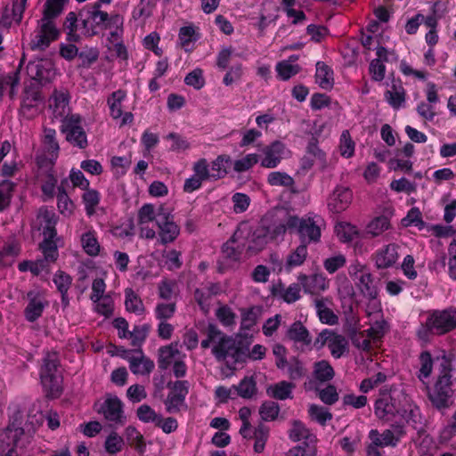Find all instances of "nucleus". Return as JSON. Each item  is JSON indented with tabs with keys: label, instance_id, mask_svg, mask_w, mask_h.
Here are the masks:
<instances>
[{
	"label": "nucleus",
	"instance_id": "f257e3e1",
	"mask_svg": "<svg viewBox=\"0 0 456 456\" xmlns=\"http://www.w3.org/2000/svg\"><path fill=\"white\" fill-rule=\"evenodd\" d=\"M436 379L433 389L428 388V397L432 405L437 410L448 409L453 403L456 392V366L455 355L452 353L442 352L436 357Z\"/></svg>",
	"mask_w": 456,
	"mask_h": 456
},
{
	"label": "nucleus",
	"instance_id": "f03ea898",
	"mask_svg": "<svg viewBox=\"0 0 456 456\" xmlns=\"http://www.w3.org/2000/svg\"><path fill=\"white\" fill-rule=\"evenodd\" d=\"M79 21L82 33L86 37H92L102 30H110V35L119 39L124 32V18L117 12L108 13L102 10L99 3L85 6L79 12Z\"/></svg>",
	"mask_w": 456,
	"mask_h": 456
},
{
	"label": "nucleus",
	"instance_id": "7ed1b4c3",
	"mask_svg": "<svg viewBox=\"0 0 456 456\" xmlns=\"http://www.w3.org/2000/svg\"><path fill=\"white\" fill-rule=\"evenodd\" d=\"M454 330H456V308L436 309L428 313L426 322L419 330L418 336L426 340L430 336H443Z\"/></svg>",
	"mask_w": 456,
	"mask_h": 456
},
{
	"label": "nucleus",
	"instance_id": "20e7f679",
	"mask_svg": "<svg viewBox=\"0 0 456 456\" xmlns=\"http://www.w3.org/2000/svg\"><path fill=\"white\" fill-rule=\"evenodd\" d=\"M296 224L297 216L291 215L284 208L276 209L269 213L263 221V224L265 225L271 240L282 237L288 230H294Z\"/></svg>",
	"mask_w": 456,
	"mask_h": 456
},
{
	"label": "nucleus",
	"instance_id": "39448f33",
	"mask_svg": "<svg viewBox=\"0 0 456 456\" xmlns=\"http://www.w3.org/2000/svg\"><path fill=\"white\" fill-rule=\"evenodd\" d=\"M60 35L61 31L55 21L39 19L34 32L30 36L29 48L32 51H45L59 38Z\"/></svg>",
	"mask_w": 456,
	"mask_h": 456
},
{
	"label": "nucleus",
	"instance_id": "423d86ee",
	"mask_svg": "<svg viewBox=\"0 0 456 456\" xmlns=\"http://www.w3.org/2000/svg\"><path fill=\"white\" fill-rule=\"evenodd\" d=\"M410 428L416 431L419 438L426 434L419 407L410 402L408 396L401 392V437L409 432Z\"/></svg>",
	"mask_w": 456,
	"mask_h": 456
},
{
	"label": "nucleus",
	"instance_id": "0eeeda50",
	"mask_svg": "<svg viewBox=\"0 0 456 456\" xmlns=\"http://www.w3.org/2000/svg\"><path fill=\"white\" fill-rule=\"evenodd\" d=\"M178 343H172L159 348V367L166 370L172 365V370L175 378H183L187 372V366L181 357V353L177 348Z\"/></svg>",
	"mask_w": 456,
	"mask_h": 456
},
{
	"label": "nucleus",
	"instance_id": "6e6552de",
	"mask_svg": "<svg viewBox=\"0 0 456 456\" xmlns=\"http://www.w3.org/2000/svg\"><path fill=\"white\" fill-rule=\"evenodd\" d=\"M327 346L330 354L335 359H339L349 352V343L346 338L333 330L325 329L319 333L314 341V346L317 349Z\"/></svg>",
	"mask_w": 456,
	"mask_h": 456
},
{
	"label": "nucleus",
	"instance_id": "1a4fd4ad",
	"mask_svg": "<svg viewBox=\"0 0 456 456\" xmlns=\"http://www.w3.org/2000/svg\"><path fill=\"white\" fill-rule=\"evenodd\" d=\"M322 218L319 216L298 218L294 229L301 240V244L317 243L321 240Z\"/></svg>",
	"mask_w": 456,
	"mask_h": 456
},
{
	"label": "nucleus",
	"instance_id": "9d476101",
	"mask_svg": "<svg viewBox=\"0 0 456 456\" xmlns=\"http://www.w3.org/2000/svg\"><path fill=\"white\" fill-rule=\"evenodd\" d=\"M81 123V117L78 114H73L61 124V132L65 134L66 140L70 144L79 149H85L88 145V142Z\"/></svg>",
	"mask_w": 456,
	"mask_h": 456
},
{
	"label": "nucleus",
	"instance_id": "9b49d317",
	"mask_svg": "<svg viewBox=\"0 0 456 456\" xmlns=\"http://www.w3.org/2000/svg\"><path fill=\"white\" fill-rule=\"evenodd\" d=\"M249 234L250 226L247 223L240 224L232 238L223 245L224 256L232 261L239 260L242 251L246 248L244 240Z\"/></svg>",
	"mask_w": 456,
	"mask_h": 456
},
{
	"label": "nucleus",
	"instance_id": "f8f14e48",
	"mask_svg": "<svg viewBox=\"0 0 456 456\" xmlns=\"http://www.w3.org/2000/svg\"><path fill=\"white\" fill-rule=\"evenodd\" d=\"M157 226L159 228V241L162 245L174 242L180 234V227L175 222L174 216L164 207L159 208Z\"/></svg>",
	"mask_w": 456,
	"mask_h": 456
},
{
	"label": "nucleus",
	"instance_id": "ddd939ff",
	"mask_svg": "<svg viewBox=\"0 0 456 456\" xmlns=\"http://www.w3.org/2000/svg\"><path fill=\"white\" fill-rule=\"evenodd\" d=\"M212 354L217 361H239L240 348L236 340L220 330V335L212 347Z\"/></svg>",
	"mask_w": 456,
	"mask_h": 456
},
{
	"label": "nucleus",
	"instance_id": "4468645a",
	"mask_svg": "<svg viewBox=\"0 0 456 456\" xmlns=\"http://www.w3.org/2000/svg\"><path fill=\"white\" fill-rule=\"evenodd\" d=\"M189 387L190 385L187 380H177L168 383L167 387L170 389V392L165 401L167 412L176 413L182 408L186 407L185 397L189 393Z\"/></svg>",
	"mask_w": 456,
	"mask_h": 456
},
{
	"label": "nucleus",
	"instance_id": "2eb2a0df",
	"mask_svg": "<svg viewBox=\"0 0 456 456\" xmlns=\"http://www.w3.org/2000/svg\"><path fill=\"white\" fill-rule=\"evenodd\" d=\"M28 305L24 309L25 319L29 322L37 321L42 315L45 309L49 305L45 293L33 289L27 293Z\"/></svg>",
	"mask_w": 456,
	"mask_h": 456
},
{
	"label": "nucleus",
	"instance_id": "dca6fc26",
	"mask_svg": "<svg viewBox=\"0 0 456 456\" xmlns=\"http://www.w3.org/2000/svg\"><path fill=\"white\" fill-rule=\"evenodd\" d=\"M69 94L66 90H54L49 97V109L52 110L53 118L64 123L70 118Z\"/></svg>",
	"mask_w": 456,
	"mask_h": 456
},
{
	"label": "nucleus",
	"instance_id": "f3484780",
	"mask_svg": "<svg viewBox=\"0 0 456 456\" xmlns=\"http://www.w3.org/2000/svg\"><path fill=\"white\" fill-rule=\"evenodd\" d=\"M123 357L128 362L130 370L135 375H149L154 369V362L146 357L142 349L133 352L123 350Z\"/></svg>",
	"mask_w": 456,
	"mask_h": 456
},
{
	"label": "nucleus",
	"instance_id": "a211bd4d",
	"mask_svg": "<svg viewBox=\"0 0 456 456\" xmlns=\"http://www.w3.org/2000/svg\"><path fill=\"white\" fill-rule=\"evenodd\" d=\"M374 412L379 419L392 421L399 412L398 400L390 394H382L375 403Z\"/></svg>",
	"mask_w": 456,
	"mask_h": 456
},
{
	"label": "nucleus",
	"instance_id": "6ab92c4d",
	"mask_svg": "<svg viewBox=\"0 0 456 456\" xmlns=\"http://www.w3.org/2000/svg\"><path fill=\"white\" fill-rule=\"evenodd\" d=\"M27 73L33 80L41 85L50 83L56 74L52 63L43 60L29 61L27 65Z\"/></svg>",
	"mask_w": 456,
	"mask_h": 456
},
{
	"label": "nucleus",
	"instance_id": "aec40b11",
	"mask_svg": "<svg viewBox=\"0 0 456 456\" xmlns=\"http://www.w3.org/2000/svg\"><path fill=\"white\" fill-rule=\"evenodd\" d=\"M97 411L103 414L104 418L109 421L115 423L122 422L123 404L117 396L108 395L97 409Z\"/></svg>",
	"mask_w": 456,
	"mask_h": 456
},
{
	"label": "nucleus",
	"instance_id": "412c9836",
	"mask_svg": "<svg viewBox=\"0 0 456 456\" xmlns=\"http://www.w3.org/2000/svg\"><path fill=\"white\" fill-rule=\"evenodd\" d=\"M353 200L352 191L344 186H338L330 195L328 207L333 213H341L346 210Z\"/></svg>",
	"mask_w": 456,
	"mask_h": 456
},
{
	"label": "nucleus",
	"instance_id": "4be33fe9",
	"mask_svg": "<svg viewBox=\"0 0 456 456\" xmlns=\"http://www.w3.org/2000/svg\"><path fill=\"white\" fill-rule=\"evenodd\" d=\"M297 281L303 287L304 291L309 294H319L327 289L329 286L326 277L321 273H314L312 275L301 273L298 275Z\"/></svg>",
	"mask_w": 456,
	"mask_h": 456
},
{
	"label": "nucleus",
	"instance_id": "5701e85b",
	"mask_svg": "<svg viewBox=\"0 0 456 456\" xmlns=\"http://www.w3.org/2000/svg\"><path fill=\"white\" fill-rule=\"evenodd\" d=\"M285 151V145L280 141H274L264 148V158L261 160V166L265 168L276 167L282 159Z\"/></svg>",
	"mask_w": 456,
	"mask_h": 456
},
{
	"label": "nucleus",
	"instance_id": "b1692460",
	"mask_svg": "<svg viewBox=\"0 0 456 456\" xmlns=\"http://www.w3.org/2000/svg\"><path fill=\"white\" fill-rule=\"evenodd\" d=\"M269 240L271 239L268 235V231L265 229V225L262 224L255 231H252L250 228V234L244 241L248 251L257 253L266 246Z\"/></svg>",
	"mask_w": 456,
	"mask_h": 456
},
{
	"label": "nucleus",
	"instance_id": "393cba45",
	"mask_svg": "<svg viewBox=\"0 0 456 456\" xmlns=\"http://www.w3.org/2000/svg\"><path fill=\"white\" fill-rule=\"evenodd\" d=\"M292 427L289 431V437L293 442L304 440L306 445L313 444L317 441L316 436L300 420L294 419Z\"/></svg>",
	"mask_w": 456,
	"mask_h": 456
},
{
	"label": "nucleus",
	"instance_id": "a878e982",
	"mask_svg": "<svg viewBox=\"0 0 456 456\" xmlns=\"http://www.w3.org/2000/svg\"><path fill=\"white\" fill-rule=\"evenodd\" d=\"M41 384L47 396L59 397L62 392V376L61 372L41 375Z\"/></svg>",
	"mask_w": 456,
	"mask_h": 456
},
{
	"label": "nucleus",
	"instance_id": "bb28decb",
	"mask_svg": "<svg viewBox=\"0 0 456 456\" xmlns=\"http://www.w3.org/2000/svg\"><path fill=\"white\" fill-rule=\"evenodd\" d=\"M53 281L61 294V305L65 309L69 305V297L68 292L72 284V277L63 271H57L53 275Z\"/></svg>",
	"mask_w": 456,
	"mask_h": 456
},
{
	"label": "nucleus",
	"instance_id": "cd10ccee",
	"mask_svg": "<svg viewBox=\"0 0 456 456\" xmlns=\"http://www.w3.org/2000/svg\"><path fill=\"white\" fill-rule=\"evenodd\" d=\"M59 155L48 154L42 152L37 155V178H40L49 175H54L53 167Z\"/></svg>",
	"mask_w": 456,
	"mask_h": 456
},
{
	"label": "nucleus",
	"instance_id": "c85d7f7f",
	"mask_svg": "<svg viewBox=\"0 0 456 456\" xmlns=\"http://www.w3.org/2000/svg\"><path fill=\"white\" fill-rule=\"evenodd\" d=\"M232 165V158L226 154L218 155L209 165L212 181L224 178Z\"/></svg>",
	"mask_w": 456,
	"mask_h": 456
},
{
	"label": "nucleus",
	"instance_id": "c756f323",
	"mask_svg": "<svg viewBox=\"0 0 456 456\" xmlns=\"http://www.w3.org/2000/svg\"><path fill=\"white\" fill-rule=\"evenodd\" d=\"M398 258V246L389 244L376 255V265L378 268H387L396 263Z\"/></svg>",
	"mask_w": 456,
	"mask_h": 456
},
{
	"label": "nucleus",
	"instance_id": "7c9ffc66",
	"mask_svg": "<svg viewBox=\"0 0 456 456\" xmlns=\"http://www.w3.org/2000/svg\"><path fill=\"white\" fill-rule=\"evenodd\" d=\"M295 385L288 381H280L278 383L270 385L267 389V395L276 400H286L292 398V391Z\"/></svg>",
	"mask_w": 456,
	"mask_h": 456
},
{
	"label": "nucleus",
	"instance_id": "2f4dec72",
	"mask_svg": "<svg viewBox=\"0 0 456 456\" xmlns=\"http://www.w3.org/2000/svg\"><path fill=\"white\" fill-rule=\"evenodd\" d=\"M78 20L79 13L77 14L74 12H69L65 17L63 30L67 35V40L69 42L77 43L81 39L80 35L77 33Z\"/></svg>",
	"mask_w": 456,
	"mask_h": 456
},
{
	"label": "nucleus",
	"instance_id": "473e14b6",
	"mask_svg": "<svg viewBox=\"0 0 456 456\" xmlns=\"http://www.w3.org/2000/svg\"><path fill=\"white\" fill-rule=\"evenodd\" d=\"M200 38L197 28L193 25L182 27L178 33L179 44L186 52H191L194 43Z\"/></svg>",
	"mask_w": 456,
	"mask_h": 456
},
{
	"label": "nucleus",
	"instance_id": "72a5a7b5",
	"mask_svg": "<svg viewBox=\"0 0 456 456\" xmlns=\"http://www.w3.org/2000/svg\"><path fill=\"white\" fill-rule=\"evenodd\" d=\"M80 241L86 255L94 257L100 254L101 245L98 241L95 231L89 230L83 233L81 235Z\"/></svg>",
	"mask_w": 456,
	"mask_h": 456
},
{
	"label": "nucleus",
	"instance_id": "f704fd0d",
	"mask_svg": "<svg viewBox=\"0 0 456 456\" xmlns=\"http://www.w3.org/2000/svg\"><path fill=\"white\" fill-rule=\"evenodd\" d=\"M287 336L289 339L305 346H309L312 342L309 331L300 322H295L290 325Z\"/></svg>",
	"mask_w": 456,
	"mask_h": 456
},
{
	"label": "nucleus",
	"instance_id": "c9c22d12",
	"mask_svg": "<svg viewBox=\"0 0 456 456\" xmlns=\"http://www.w3.org/2000/svg\"><path fill=\"white\" fill-rule=\"evenodd\" d=\"M355 286L366 298L377 297L378 289L374 282L371 273L362 274L359 279L354 281Z\"/></svg>",
	"mask_w": 456,
	"mask_h": 456
},
{
	"label": "nucleus",
	"instance_id": "e433bc0d",
	"mask_svg": "<svg viewBox=\"0 0 456 456\" xmlns=\"http://www.w3.org/2000/svg\"><path fill=\"white\" fill-rule=\"evenodd\" d=\"M315 79L316 83L323 89H330L333 86V72L322 61L316 63Z\"/></svg>",
	"mask_w": 456,
	"mask_h": 456
},
{
	"label": "nucleus",
	"instance_id": "4c0bfd02",
	"mask_svg": "<svg viewBox=\"0 0 456 456\" xmlns=\"http://www.w3.org/2000/svg\"><path fill=\"white\" fill-rule=\"evenodd\" d=\"M38 218L40 219V224L43 226L44 237L55 238L57 235L55 229V214L47 209L41 210Z\"/></svg>",
	"mask_w": 456,
	"mask_h": 456
},
{
	"label": "nucleus",
	"instance_id": "58836bf2",
	"mask_svg": "<svg viewBox=\"0 0 456 456\" xmlns=\"http://www.w3.org/2000/svg\"><path fill=\"white\" fill-rule=\"evenodd\" d=\"M307 256V246L305 244H300L288 255L285 263L286 270L289 271L292 268L302 265Z\"/></svg>",
	"mask_w": 456,
	"mask_h": 456
},
{
	"label": "nucleus",
	"instance_id": "ea45409f",
	"mask_svg": "<svg viewBox=\"0 0 456 456\" xmlns=\"http://www.w3.org/2000/svg\"><path fill=\"white\" fill-rule=\"evenodd\" d=\"M125 305L128 312L137 315H141L145 312L142 300L131 288H127L125 290Z\"/></svg>",
	"mask_w": 456,
	"mask_h": 456
},
{
	"label": "nucleus",
	"instance_id": "a19ab883",
	"mask_svg": "<svg viewBox=\"0 0 456 456\" xmlns=\"http://www.w3.org/2000/svg\"><path fill=\"white\" fill-rule=\"evenodd\" d=\"M126 96V94L124 90H117L108 97L107 103L110 108V113L114 119L122 117V102L125 100Z\"/></svg>",
	"mask_w": 456,
	"mask_h": 456
},
{
	"label": "nucleus",
	"instance_id": "79ce46f5",
	"mask_svg": "<svg viewBox=\"0 0 456 456\" xmlns=\"http://www.w3.org/2000/svg\"><path fill=\"white\" fill-rule=\"evenodd\" d=\"M313 375L320 382H327L333 379L335 371L328 361L322 360L314 364Z\"/></svg>",
	"mask_w": 456,
	"mask_h": 456
},
{
	"label": "nucleus",
	"instance_id": "37998d69",
	"mask_svg": "<svg viewBox=\"0 0 456 456\" xmlns=\"http://www.w3.org/2000/svg\"><path fill=\"white\" fill-rule=\"evenodd\" d=\"M67 0H46L43 8V16L41 19L54 21L61 15L64 9Z\"/></svg>",
	"mask_w": 456,
	"mask_h": 456
},
{
	"label": "nucleus",
	"instance_id": "c03bdc74",
	"mask_svg": "<svg viewBox=\"0 0 456 456\" xmlns=\"http://www.w3.org/2000/svg\"><path fill=\"white\" fill-rule=\"evenodd\" d=\"M390 226L389 219L385 216H379L370 220L365 227V233L371 237L380 235Z\"/></svg>",
	"mask_w": 456,
	"mask_h": 456
},
{
	"label": "nucleus",
	"instance_id": "a18cd8bd",
	"mask_svg": "<svg viewBox=\"0 0 456 456\" xmlns=\"http://www.w3.org/2000/svg\"><path fill=\"white\" fill-rule=\"evenodd\" d=\"M125 436L131 446L142 454L146 450V444L143 436L133 426H128L125 430Z\"/></svg>",
	"mask_w": 456,
	"mask_h": 456
},
{
	"label": "nucleus",
	"instance_id": "49530a36",
	"mask_svg": "<svg viewBox=\"0 0 456 456\" xmlns=\"http://www.w3.org/2000/svg\"><path fill=\"white\" fill-rule=\"evenodd\" d=\"M42 142L45 151V152L59 155L60 146L56 139V131L54 129L45 127L43 131Z\"/></svg>",
	"mask_w": 456,
	"mask_h": 456
},
{
	"label": "nucleus",
	"instance_id": "de8ad7c7",
	"mask_svg": "<svg viewBox=\"0 0 456 456\" xmlns=\"http://www.w3.org/2000/svg\"><path fill=\"white\" fill-rule=\"evenodd\" d=\"M59 368L60 360L57 353L49 352L45 354V357L43 358V363L40 369V376L61 372Z\"/></svg>",
	"mask_w": 456,
	"mask_h": 456
},
{
	"label": "nucleus",
	"instance_id": "09e8293b",
	"mask_svg": "<svg viewBox=\"0 0 456 456\" xmlns=\"http://www.w3.org/2000/svg\"><path fill=\"white\" fill-rule=\"evenodd\" d=\"M336 232L338 239L343 242L353 241L358 237L359 231L355 225L342 222L336 225Z\"/></svg>",
	"mask_w": 456,
	"mask_h": 456
},
{
	"label": "nucleus",
	"instance_id": "8fccbe9b",
	"mask_svg": "<svg viewBox=\"0 0 456 456\" xmlns=\"http://www.w3.org/2000/svg\"><path fill=\"white\" fill-rule=\"evenodd\" d=\"M176 312L175 301L159 302L156 305L154 314L159 321H167L173 318Z\"/></svg>",
	"mask_w": 456,
	"mask_h": 456
},
{
	"label": "nucleus",
	"instance_id": "3c124183",
	"mask_svg": "<svg viewBox=\"0 0 456 456\" xmlns=\"http://www.w3.org/2000/svg\"><path fill=\"white\" fill-rule=\"evenodd\" d=\"M159 216V208L158 211L152 204H144L138 210L137 214V224H152L154 221L157 224V219Z\"/></svg>",
	"mask_w": 456,
	"mask_h": 456
},
{
	"label": "nucleus",
	"instance_id": "603ef678",
	"mask_svg": "<svg viewBox=\"0 0 456 456\" xmlns=\"http://www.w3.org/2000/svg\"><path fill=\"white\" fill-rule=\"evenodd\" d=\"M308 414L312 420L319 423L321 426H325L327 421L330 420L333 417L329 410L314 403L309 405Z\"/></svg>",
	"mask_w": 456,
	"mask_h": 456
},
{
	"label": "nucleus",
	"instance_id": "864d4df0",
	"mask_svg": "<svg viewBox=\"0 0 456 456\" xmlns=\"http://www.w3.org/2000/svg\"><path fill=\"white\" fill-rule=\"evenodd\" d=\"M176 281L164 279L158 284V296L160 299L167 302L172 301L176 295Z\"/></svg>",
	"mask_w": 456,
	"mask_h": 456
},
{
	"label": "nucleus",
	"instance_id": "5fc2aeb1",
	"mask_svg": "<svg viewBox=\"0 0 456 456\" xmlns=\"http://www.w3.org/2000/svg\"><path fill=\"white\" fill-rule=\"evenodd\" d=\"M267 183L271 186H282L292 188L295 184L294 179L285 172L274 171L267 175Z\"/></svg>",
	"mask_w": 456,
	"mask_h": 456
},
{
	"label": "nucleus",
	"instance_id": "6e6d98bb",
	"mask_svg": "<svg viewBox=\"0 0 456 456\" xmlns=\"http://www.w3.org/2000/svg\"><path fill=\"white\" fill-rule=\"evenodd\" d=\"M401 225L404 227L415 226L419 230H422L425 227V222L422 219V214L419 208H411L405 217L401 219Z\"/></svg>",
	"mask_w": 456,
	"mask_h": 456
},
{
	"label": "nucleus",
	"instance_id": "4d7b16f0",
	"mask_svg": "<svg viewBox=\"0 0 456 456\" xmlns=\"http://www.w3.org/2000/svg\"><path fill=\"white\" fill-rule=\"evenodd\" d=\"M57 207L61 214L69 216L73 213L74 204L62 185L58 187Z\"/></svg>",
	"mask_w": 456,
	"mask_h": 456
},
{
	"label": "nucleus",
	"instance_id": "13d9d810",
	"mask_svg": "<svg viewBox=\"0 0 456 456\" xmlns=\"http://www.w3.org/2000/svg\"><path fill=\"white\" fill-rule=\"evenodd\" d=\"M269 437V428L260 422L254 431V451L256 453H261L265 450L266 441Z\"/></svg>",
	"mask_w": 456,
	"mask_h": 456
},
{
	"label": "nucleus",
	"instance_id": "bf43d9fd",
	"mask_svg": "<svg viewBox=\"0 0 456 456\" xmlns=\"http://www.w3.org/2000/svg\"><path fill=\"white\" fill-rule=\"evenodd\" d=\"M82 199L86 214L91 216L95 213V208L100 202V193L96 190L86 189Z\"/></svg>",
	"mask_w": 456,
	"mask_h": 456
},
{
	"label": "nucleus",
	"instance_id": "052dcab7",
	"mask_svg": "<svg viewBox=\"0 0 456 456\" xmlns=\"http://www.w3.org/2000/svg\"><path fill=\"white\" fill-rule=\"evenodd\" d=\"M355 143L348 130H344L339 139V152L342 157L349 159L354 156Z\"/></svg>",
	"mask_w": 456,
	"mask_h": 456
},
{
	"label": "nucleus",
	"instance_id": "680f3d73",
	"mask_svg": "<svg viewBox=\"0 0 456 456\" xmlns=\"http://www.w3.org/2000/svg\"><path fill=\"white\" fill-rule=\"evenodd\" d=\"M420 368L418 378L424 382V379H428L433 370L434 360L428 351H423L419 354Z\"/></svg>",
	"mask_w": 456,
	"mask_h": 456
},
{
	"label": "nucleus",
	"instance_id": "e2e57ef3",
	"mask_svg": "<svg viewBox=\"0 0 456 456\" xmlns=\"http://www.w3.org/2000/svg\"><path fill=\"white\" fill-rule=\"evenodd\" d=\"M280 412V406L273 401L264 402L259 408V414L263 421H273Z\"/></svg>",
	"mask_w": 456,
	"mask_h": 456
},
{
	"label": "nucleus",
	"instance_id": "0e129e2a",
	"mask_svg": "<svg viewBox=\"0 0 456 456\" xmlns=\"http://www.w3.org/2000/svg\"><path fill=\"white\" fill-rule=\"evenodd\" d=\"M193 175L202 182L212 181L209 163L205 158H200L192 164Z\"/></svg>",
	"mask_w": 456,
	"mask_h": 456
},
{
	"label": "nucleus",
	"instance_id": "69168bd1",
	"mask_svg": "<svg viewBox=\"0 0 456 456\" xmlns=\"http://www.w3.org/2000/svg\"><path fill=\"white\" fill-rule=\"evenodd\" d=\"M53 239L54 238L45 237L44 240L40 243V249L46 262H54L59 255L57 245Z\"/></svg>",
	"mask_w": 456,
	"mask_h": 456
},
{
	"label": "nucleus",
	"instance_id": "338daca9",
	"mask_svg": "<svg viewBox=\"0 0 456 456\" xmlns=\"http://www.w3.org/2000/svg\"><path fill=\"white\" fill-rule=\"evenodd\" d=\"M193 296H194V299L198 303L200 310L205 314H208L210 310L213 297L210 296V294L208 293V291L202 286L200 288H197L194 290Z\"/></svg>",
	"mask_w": 456,
	"mask_h": 456
},
{
	"label": "nucleus",
	"instance_id": "774afa93",
	"mask_svg": "<svg viewBox=\"0 0 456 456\" xmlns=\"http://www.w3.org/2000/svg\"><path fill=\"white\" fill-rule=\"evenodd\" d=\"M125 442L118 433L111 432L106 438L104 448L110 454H115L122 451Z\"/></svg>",
	"mask_w": 456,
	"mask_h": 456
}]
</instances>
